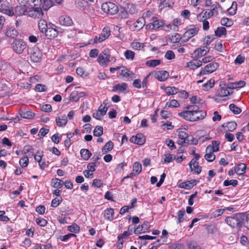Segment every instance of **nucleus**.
Instances as JSON below:
<instances>
[{
    "mask_svg": "<svg viewBox=\"0 0 249 249\" xmlns=\"http://www.w3.org/2000/svg\"><path fill=\"white\" fill-rule=\"evenodd\" d=\"M18 5L15 8V13L21 16H27L33 18H41L44 16L42 8L47 11L53 4L52 0H18Z\"/></svg>",
    "mask_w": 249,
    "mask_h": 249,
    "instance_id": "1",
    "label": "nucleus"
},
{
    "mask_svg": "<svg viewBox=\"0 0 249 249\" xmlns=\"http://www.w3.org/2000/svg\"><path fill=\"white\" fill-rule=\"evenodd\" d=\"M186 108L187 110L179 113L178 115L187 121H198L206 116V112L199 110V107L196 105L187 106Z\"/></svg>",
    "mask_w": 249,
    "mask_h": 249,
    "instance_id": "2",
    "label": "nucleus"
},
{
    "mask_svg": "<svg viewBox=\"0 0 249 249\" xmlns=\"http://www.w3.org/2000/svg\"><path fill=\"white\" fill-rule=\"evenodd\" d=\"M244 217V213H236L231 216L226 217L225 221L231 227L237 228L242 226Z\"/></svg>",
    "mask_w": 249,
    "mask_h": 249,
    "instance_id": "3",
    "label": "nucleus"
},
{
    "mask_svg": "<svg viewBox=\"0 0 249 249\" xmlns=\"http://www.w3.org/2000/svg\"><path fill=\"white\" fill-rule=\"evenodd\" d=\"M97 61L101 66L107 67L109 62L116 61L114 57H111L110 52L108 50H104L98 55Z\"/></svg>",
    "mask_w": 249,
    "mask_h": 249,
    "instance_id": "4",
    "label": "nucleus"
},
{
    "mask_svg": "<svg viewBox=\"0 0 249 249\" xmlns=\"http://www.w3.org/2000/svg\"><path fill=\"white\" fill-rule=\"evenodd\" d=\"M221 8L218 4H213L211 5L210 11L203 10L200 14H198V18L202 19V18H210L213 16L218 17L219 13L218 9Z\"/></svg>",
    "mask_w": 249,
    "mask_h": 249,
    "instance_id": "5",
    "label": "nucleus"
},
{
    "mask_svg": "<svg viewBox=\"0 0 249 249\" xmlns=\"http://www.w3.org/2000/svg\"><path fill=\"white\" fill-rule=\"evenodd\" d=\"M10 47L16 53L21 54L25 50L27 44L23 39H15L10 44Z\"/></svg>",
    "mask_w": 249,
    "mask_h": 249,
    "instance_id": "6",
    "label": "nucleus"
},
{
    "mask_svg": "<svg viewBox=\"0 0 249 249\" xmlns=\"http://www.w3.org/2000/svg\"><path fill=\"white\" fill-rule=\"evenodd\" d=\"M103 11L110 15H114L118 12V7L111 2H105L101 5Z\"/></svg>",
    "mask_w": 249,
    "mask_h": 249,
    "instance_id": "7",
    "label": "nucleus"
},
{
    "mask_svg": "<svg viewBox=\"0 0 249 249\" xmlns=\"http://www.w3.org/2000/svg\"><path fill=\"white\" fill-rule=\"evenodd\" d=\"M219 67V64L216 62L210 63L200 70L198 75L202 76L209 74L215 71Z\"/></svg>",
    "mask_w": 249,
    "mask_h": 249,
    "instance_id": "8",
    "label": "nucleus"
},
{
    "mask_svg": "<svg viewBox=\"0 0 249 249\" xmlns=\"http://www.w3.org/2000/svg\"><path fill=\"white\" fill-rule=\"evenodd\" d=\"M46 37L48 39H52L56 37L58 35V31L56 29V26L52 23H49L48 27L44 32Z\"/></svg>",
    "mask_w": 249,
    "mask_h": 249,
    "instance_id": "9",
    "label": "nucleus"
},
{
    "mask_svg": "<svg viewBox=\"0 0 249 249\" xmlns=\"http://www.w3.org/2000/svg\"><path fill=\"white\" fill-rule=\"evenodd\" d=\"M152 22L147 24L145 26L146 30H158L160 27L164 25V22L161 20H159L156 17L152 18Z\"/></svg>",
    "mask_w": 249,
    "mask_h": 249,
    "instance_id": "10",
    "label": "nucleus"
},
{
    "mask_svg": "<svg viewBox=\"0 0 249 249\" xmlns=\"http://www.w3.org/2000/svg\"><path fill=\"white\" fill-rule=\"evenodd\" d=\"M110 32V28L108 27H105L99 36H96L94 37V42L97 43L104 41L109 36Z\"/></svg>",
    "mask_w": 249,
    "mask_h": 249,
    "instance_id": "11",
    "label": "nucleus"
},
{
    "mask_svg": "<svg viewBox=\"0 0 249 249\" xmlns=\"http://www.w3.org/2000/svg\"><path fill=\"white\" fill-rule=\"evenodd\" d=\"M198 28H194L188 29L181 36L180 39L182 42H186L191 38L197 34Z\"/></svg>",
    "mask_w": 249,
    "mask_h": 249,
    "instance_id": "12",
    "label": "nucleus"
},
{
    "mask_svg": "<svg viewBox=\"0 0 249 249\" xmlns=\"http://www.w3.org/2000/svg\"><path fill=\"white\" fill-rule=\"evenodd\" d=\"M129 141L132 143L142 145L145 142V138L142 134H138L136 136H132Z\"/></svg>",
    "mask_w": 249,
    "mask_h": 249,
    "instance_id": "13",
    "label": "nucleus"
},
{
    "mask_svg": "<svg viewBox=\"0 0 249 249\" xmlns=\"http://www.w3.org/2000/svg\"><path fill=\"white\" fill-rule=\"evenodd\" d=\"M197 182L198 181L196 179H192L179 183L178 185V187L180 188L189 190L191 189L194 187V185H196Z\"/></svg>",
    "mask_w": 249,
    "mask_h": 249,
    "instance_id": "14",
    "label": "nucleus"
},
{
    "mask_svg": "<svg viewBox=\"0 0 249 249\" xmlns=\"http://www.w3.org/2000/svg\"><path fill=\"white\" fill-rule=\"evenodd\" d=\"M209 49L207 47H203L196 49L194 52V56L195 58H198L206 55L209 52Z\"/></svg>",
    "mask_w": 249,
    "mask_h": 249,
    "instance_id": "15",
    "label": "nucleus"
},
{
    "mask_svg": "<svg viewBox=\"0 0 249 249\" xmlns=\"http://www.w3.org/2000/svg\"><path fill=\"white\" fill-rule=\"evenodd\" d=\"M232 92V89L231 88V86L228 84L227 87H222L218 93L219 96L223 97L230 95Z\"/></svg>",
    "mask_w": 249,
    "mask_h": 249,
    "instance_id": "16",
    "label": "nucleus"
},
{
    "mask_svg": "<svg viewBox=\"0 0 249 249\" xmlns=\"http://www.w3.org/2000/svg\"><path fill=\"white\" fill-rule=\"evenodd\" d=\"M189 166L192 171L199 174L201 171V167L198 165V162L196 161V160L192 159L190 163Z\"/></svg>",
    "mask_w": 249,
    "mask_h": 249,
    "instance_id": "17",
    "label": "nucleus"
},
{
    "mask_svg": "<svg viewBox=\"0 0 249 249\" xmlns=\"http://www.w3.org/2000/svg\"><path fill=\"white\" fill-rule=\"evenodd\" d=\"M59 21L61 25L66 26H71L73 23L71 18L69 16L66 15L61 16L59 18Z\"/></svg>",
    "mask_w": 249,
    "mask_h": 249,
    "instance_id": "18",
    "label": "nucleus"
},
{
    "mask_svg": "<svg viewBox=\"0 0 249 249\" xmlns=\"http://www.w3.org/2000/svg\"><path fill=\"white\" fill-rule=\"evenodd\" d=\"M155 77L160 81H164L169 77V73L165 71H158L155 72Z\"/></svg>",
    "mask_w": 249,
    "mask_h": 249,
    "instance_id": "19",
    "label": "nucleus"
},
{
    "mask_svg": "<svg viewBox=\"0 0 249 249\" xmlns=\"http://www.w3.org/2000/svg\"><path fill=\"white\" fill-rule=\"evenodd\" d=\"M201 65L202 61L200 60H193L187 63V67L192 70H195Z\"/></svg>",
    "mask_w": 249,
    "mask_h": 249,
    "instance_id": "20",
    "label": "nucleus"
},
{
    "mask_svg": "<svg viewBox=\"0 0 249 249\" xmlns=\"http://www.w3.org/2000/svg\"><path fill=\"white\" fill-rule=\"evenodd\" d=\"M103 215L106 219L111 221L113 219L114 215V210L111 208H107L104 211Z\"/></svg>",
    "mask_w": 249,
    "mask_h": 249,
    "instance_id": "21",
    "label": "nucleus"
},
{
    "mask_svg": "<svg viewBox=\"0 0 249 249\" xmlns=\"http://www.w3.org/2000/svg\"><path fill=\"white\" fill-rule=\"evenodd\" d=\"M210 147H207L206 149V154L204 155L205 159L209 162L213 161L215 159V156L213 151H211Z\"/></svg>",
    "mask_w": 249,
    "mask_h": 249,
    "instance_id": "22",
    "label": "nucleus"
},
{
    "mask_svg": "<svg viewBox=\"0 0 249 249\" xmlns=\"http://www.w3.org/2000/svg\"><path fill=\"white\" fill-rule=\"evenodd\" d=\"M55 122L59 127H64L68 122L67 117L65 115L57 116L55 118Z\"/></svg>",
    "mask_w": 249,
    "mask_h": 249,
    "instance_id": "23",
    "label": "nucleus"
},
{
    "mask_svg": "<svg viewBox=\"0 0 249 249\" xmlns=\"http://www.w3.org/2000/svg\"><path fill=\"white\" fill-rule=\"evenodd\" d=\"M127 88V85L125 83L115 85L113 87L112 90L116 92H124Z\"/></svg>",
    "mask_w": 249,
    "mask_h": 249,
    "instance_id": "24",
    "label": "nucleus"
},
{
    "mask_svg": "<svg viewBox=\"0 0 249 249\" xmlns=\"http://www.w3.org/2000/svg\"><path fill=\"white\" fill-rule=\"evenodd\" d=\"M234 168L238 175H242L246 172L247 165L245 163H240L238 164Z\"/></svg>",
    "mask_w": 249,
    "mask_h": 249,
    "instance_id": "25",
    "label": "nucleus"
},
{
    "mask_svg": "<svg viewBox=\"0 0 249 249\" xmlns=\"http://www.w3.org/2000/svg\"><path fill=\"white\" fill-rule=\"evenodd\" d=\"M5 34L7 36L13 38L17 37L18 34V31L13 27H8Z\"/></svg>",
    "mask_w": 249,
    "mask_h": 249,
    "instance_id": "26",
    "label": "nucleus"
},
{
    "mask_svg": "<svg viewBox=\"0 0 249 249\" xmlns=\"http://www.w3.org/2000/svg\"><path fill=\"white\" fill-rule=\"evenodd\" d=\"M48 25L49 23H47L45 20L40 19L38 23V26L40 32L44 33L48 28Z\"/></svg>",
    "mask_w": 249,
    "mask_h": 249,
    "instance_id": "27",
    "label": "nucleus"
},
{
    "mask_svg": "<svg viewBox=\"0 0 249 249\" xmlns=\"http://www.w3.org/2000/svg\"><path fill=\"white\" fill-rule=\"evenodd\" d=\"M178 91V89L175 87H167L164 89V92L168 95H175Z\"/></svg>",
    "mask_w": 249,
    "mask_h": 249,
    "instance_id": "28",
    "label": "nucleus"
},
{
    "mask_svg": "<svg viewBox=\"0 0 249 249\" xmlns=\"http://www.w3.org/2000/svg\"><path fill=\"white\" fill-rule=\"evenodd\" d=\"M223 126L226 128V130L232 132L236 128L237 124L234 122H229L224 124Z\"/></svg>",
    "mask_w": 249,
    "mask_h": 249,
    "instance_id": "29",
    "label": "nucleus"
},
{
    "mask_svg": "<svg viewBox=\"0 0 249 249\" xmlns=\"http://www.w3.org/2000/svg\"><path fill=\"white\" fill-rule=\"evenodd\" d=\"M20 116L24 119H31L35 116V114L30 110L26 111H21L20 113Z\"/></svg>",
    "mask_w": 249,
    "mask_h": 249,
    "instance_id": "30",
    "label": "nucleus"
},
{
    "mask_svg": "<svg viewBox=\"0 0 249 249\" xmlns=\"http://www.w3.org/2000/svg\"><path fill=\"white\" fill-rule=\"evenodd\" d=\"M51 184L52 187L53 188L58 189L61 188L63 186L64 183L62 180L57 178H55L52 180Z\"/></svg>",
    "mask_w": 249,
    "mask_h": 249,
    "instance_id": "31",
    "label": "nucleus"
},
{
    "mask_svg": "<svg viewBox=\"0 0 249 249\" xmlns=\"http://www.w3.org/2000/svg\"><path fill=\"white\" fill-rule=\"evenodd\" d=\"M41 54L38 50L34 52L30 56L31 59L34 62H37L41 59Z\"/></svg>",
    "mask_w": 249,
    "mask_h": 249,
    "instance_id": "32",
    "label": "nucleus"
},
{
    "mask_svg": "<svg viewBox=\"0 0 249 249\" xmlns=\"http://www.w3.org/2000/svg\"><path fill=\"white\" fill-rule=\"evenodd\" d=\"M144 19L143 18H139L135 23H134V28L136 30L139 31L141 29L143 26L144 25Z\"/></svg>",
    "mask_w": 249,
    "mask_h": 249,
    "instance_id": "33",
    "label": "nucleus"
},
{
    "mask_svg": "<svg viewBox=\"0 0 249 249\" xmlns=\"http://www.w3.org/2000/svg\"><path fill=\"white\" fill-rule=\"evenodd\" d=\"M113 143L110 141L108 142L102 148V152L105 154L111 151L113 148Z\"/></svg>",
    "mask_w": 249,
    "mask_h": 249,
    "instance_id": "34",
    "label": "nucleus"
},
{
    "mask_svg": "<svg viewBox=\"0 0 249 249\" xmlns=\"http://www.w3.org/2000/svg\"><path fill=\"white\" fill-rule=\"evenodd\" d=\"M80 154L83 159L85 160H89L92 155L91 152L86 149H82L80 150Z\"/></svg>",
    "mask_w": 249,
    "mask_h": 249,
    "instance_id": "35",
    "label": "nucleus"
},
{
    "mask_svg": "<svg viewBox=\"0 0 249 249\" xmlns=\"http://www.w3.org/2000/svg\"><path fill=\"white\" fill-rule=\"evenodd\" d=\"M179 104L177 100L173 99L166 103L165 108H169L171 107H178Z\"/></svg>",
    "mask_w": 249,
    "mask_h": 249,
    "instance_id": "36",
    "label": "nucleus"
},
{
    "mask_svg": "<svg viewBox=\"0 0 249 249\" xmlns=\"http://www.w3.org/2000/svg\"><path fill=\"white\" fill-rule=\"evenodd\" d=\"M160 62L161 61L159 59H153L147 61L145 64L149 67H155L159 65Z\"/></svg>",
    "mask_w": 249,
    "mask_h": 249,
    "instance_id": "37",
    "label": "nucleus"
},
{
    "mask_svg": "<svg viewBox=\"0 0 249 249\" xmlns=\"http://www.w3.org/2000/svg\"><path fill=\"white\" fill-rule=\"evenodd\" d=\"M237 9V3L235 1H233L231 6L228 9V12L230 15L233 16L236 14Z\"/></svg>",
    "mask_w": 249,
    "mask_h": 249,
    "instance_id": "38",
    "label": "nucleus"
},
{
    "mask_svg": "<svg viewBox=\"0 0 249 249\" xmlns=\"http://www.w3.org/2000/svg\"><path fill=\"white\" fill-rule=\"evenodd\" d=\"M230 84L231 86V88L233 89H234L241 88L243 87L245 85L246 83L244 81L241 80L234 83H231Z\"/></svg>",
    "mask_w": 249,
    "mask_h": 249,
    "instance_id": "39",
    "label": "nucleus"
},
{
    "mask_svg": "<svg viewBox=\"0 0 249 249\" xmlns=\"http://www.w3.org/2000/svg\"><path fill=\"white\" fill-rule=\"evenodd\" d=\"M219 142L218 141H212V144L209 145L207 147H210L211 151L214 152H217L219 150Z\"/></svg>",
    "mask_w": 249,
    "mask_h": 249,
    "instance_id": "40",
    "label": "nucleus"
},
{
    "mask_svg": "<svg viewBox=\"0 0 249 249\" xmlns=\"http://www.w3.org/2000/svg\"><path fill=\"white\" fill-rule=\"evenodd\" d=\"M214 80L213 79H210L203 86L204 90L208 91L214 86Z\"/></svg>",
    "mask_w": 249,
    "mask_h": 249,
    "instance_id": "41",
    "label": "nucleus"
},
{
    "mask_svg": "<svg viewBox=\"0 0 249 249\" xmlns=\"http://www.w3.org/2000/svg\"><path fill=\"white\" fill-rule=\"evenodd\" d=\"M227 33L226 29L224 27H220L217 28L215 31V36L218 37H221L222 36L226 35Z\"/></svg>",
    "mask_w": 249,
    "mask_h": 249,
    "instance_id": "42",
    "label": "nucleus"
},
{
    "mask_svg": "<svg viewBox=\"0 0 249 249\" xmlns=\"http://www.w3.org/2000/svg\"><path fill=\"white\" fill-rule=\"evenodd\" d=\"M197 20L202 22L203 29L205 31L208 30L209 29V22L207 20L208 18H202V19H200L198 18V15L196 17Z\"/></svg>",
    "mask_w": 249,
    "mask_h": 249,
    "instance_id": "43",
    "label": "nucleus"
},
{
    "mask_svg": "<svg viewBox=\"0 0 249 249\" xmlns=\"http://www.w3.org/2000/svg\"><path fill=\"white\" fill-rule=\"evenodd\" d=\"M133 169L136 175L139 174L142 171V164L138 162H135L133 164Z\"/></svg>",
    "mask_w": 249,
    "mask_h": 249,
    "instance_id": "44",
    "label": "nucleus"
},
{
    "mask_svg": "<svg viewBox=\"0 0 249 249\" xmlns=\"http://www.w3.org/2000/svg\"><path fill=\"white\" fill-rule=\"evenodd\" d=\"M144 45L142 43L139 42H133L131 43V47L132 49L136 50H140L142 49Z\"/></svg>",
    "mask_w": 249,
    "mask_h": 249,
    "instance_id": "45",
    "label": "nucleus"
},
{
    "mask_svg": "<svg viewBox=\"0 0 249 249\" xmlns=\"http://www.w3.org/2000/svg\"><path fill=\"white\" fill-rule=\"evenodd\" d=\"M8 82L4 79H0V91H6L8 89Z\"/></svg>",
    "mask_w": 249,
    "mask_h": 249,
    "instance_id": "46",
    "label": "nucleus"
},
{
    "mask_svg": "<svg viewBox=\"0 0 249 249\" xmlns=\"http://www.w3.org/2000/svg\"><path fill=\"white\" fill-rule=\"evenodd\" d=\"M229 108L230 110L235 114H238L242 111L240 107H237L234 104H230L229 106Z\"/></svg>",
    "mask_w": 249,
    "mask_h": 249,
    "instance_id": "47",
    "label": "nucleus"
},
{
    "mask_svg": "<svg viewBox=\"0 0 249 249\" xmlns=\"http://www.w3.org/2000/svg\"><path fill=\"white\" fill-rule=\"evenodd\" d=\"M0 11L2 13L6 14L8 16H13L14 14L13 10L9 7H2L0 9Z\"/></svg>",
    "mask_w": 249,
    "mask_h": 249,
    "instance_id": "48",
    "label": "nucleus"
},
{
    "mask_svg": "<svg viewBox=\"0 0 249 249\" xmlns=\"http://www.w3.org/2000/svg\"><path fill=\"white\" fill-rule=\"evenodd\" d=\"M220 22L222 25L227 27H230L233 24L232 20L227 18H222Z\"/></svg>",
    "mask_w": 249,
    "mask_h": 249,
    "instance_id": "49",
    "label": "nucleus"
},
{
    "mask_svg": "<svg viewBox=\"0 0 249 249\" xmlns=\"http://www.w3.org/2000/svg\"><path fill=\"white\" fill-rule=\"evenodd\" d=\"M68 230L71 232L78 233L80 227L76 224H73L68 227Z\"/></svg>",
    "mask_w": 249,
    "mask_h": 249,
    "instance_id": "50",
    "label": "nucleus"
},
{
    "mask_svg": "<svg viewBox=\"0 0 249 249\" xmlns=\"http://www.w3.org/2000/svg\"><path fill=\"white\" fill-rule=\"evenodd\" d=\"M103 133V128L100 126H96L93 131L94 136L99 137L101 136Z\"/></svg>",
    "mask_w": 249,
    "mask_h": 249,
    "instance_id": "51",
    "label": "nucleus"
},
{
    "mask_svg": "<svg viewBox=\"0 0 249 249\" xmlns=\"http://www.w3.org/2000/svg\"><path fill=\"white\" fill-rule=\"evenodd\" d=\"M80 97L78 95V91H72L70 96V100L74 102H77L79 100Z\"/></svg>",
    "mask_w": 249,
    "mask_h": 249,
    "instance_id": "52",
    "label": "nucleus"
},
{
    "mask_svg": "<svg viewBox=\"0 0 249 249\" xmlns=\"http://www.w3.org/2000/svg\"><path fill=\"white\" fill-rule=\"evenodd\" d=\"M127 10L130 14H134L136 13L137 9L135 5L133 3H128L127 4Z\"/></svg>",
    "mask_w": 249,
    "mask_h": 249,
    "instance_id": "53",
    "label": "nucleus"
},
{
    "mask_svg": "<svg viewBox=\"0 0 249 249\" xmlns=\"http://www.w3.org/2000/svg\"><path fill=\"white\" fill-rule=\"evenodd\" d=\"M124 55L127 59L133 60L134 58L135 53L131 50H126L125 51Z\"/></svg>",
    "mask_w": 249,
    "mask_h": 249,
    "instance_id": "54",
    "label": "nucleus"
},
{
    "mask_svg": "<svg viewBox=\"0 0 249 249\" xmlns=\"http://www.w3.org/2000/svg\"><path fill=\"white\" fill-rule=\"evenodd\" d=\"M164 163H170L173 160V159H174V155L169 153L164 154Z\"/></svg>",
    "mask_w": 249,
    "mask_h": 249,
    "instance_id": "55",
    "label": "nucleus"
},
{
    "mask_svg": "<svg viewBox=\"0 0 249 249\" xmlns=\"http://www.w3.org/2000/svg\"><path fill=\"white\" fill-rule=\"evenodd\" d=\"M238 181L236 179H231V180H225L223 182V185L225 186H228L229 185H232L233 186H235L237 185Z\"/></svg>",
    "mask_w": 249,
    "mask_h": 249,
    "instance_id": "56",
    "label": "nucleus"
},
{
    "mask_svg": "<svg viewBox=\"0 0 249 249\" xmlns=\"http://www.w3.org/2000/svg\"><path fill=\"white\" fill-rule=\"evenodd\" d=\"M185 214V211L183 210H180L178 212V221L177 223H179L184 220V215Z\"/></svg>",
    "mask_w": 249,
    "mask_h": 249,
    "instance_id": "57",
    "label": "nucleus"
},
{
    "mask_svg": "<svg viewBox=\"0 0 249 249\" xmlns=\"http://www.w3.org/2000/svg\"><path fill=\"white\" fill-rule=\"evenodd\" d=\"M19 164L22 167H26L28 166L29 159L27 157H24L21 158L19 161Z\"/></svg>",
    "mask_w": 249,
    "mask_h": 249,
    "instance_id": "58",
    "label": "nucleus"
},
{
    "mask_svg": "<svg viewBox=\"0 0 249 249\" xmlns=\"http://www.w3.org/2000/svg\"><path fill=\"white\" fill-rule=\"evenodd\" d=\"M245 56L243 54H239L237 55L234 60V63L236 65H240L244 62Z\"/></svg>",
    "mask_w": 249,
    "mask_h": 249,
    "instance_id": "59",
    "label": "nucleus"
},
{
    "mask_svg": "<svg viewBox=\"0 0 249 249\" xmlns=\"http://www.w3.org/2000/svg\"><path fill=\"white\" fill-rule=\"evenodd\" d=\"M62 199L61 197H60V198L56 197L53 199L52 201L51 207L53 208L57 207L62 202Z\"/></svg>",
    "mask_w": 249,
    "mask_h": 249,
    "instance_id": "60",
    "label": "nucleus"
},
{
    "mask_svg": "<svg viewBox=\"0 0 249 249\" xmlns=\"http://www.w3.org/2000/svg\"><path fill=\"white\" fill-rule=\"evenodd\" d=\"M165 143L171 150H175L176 149V146L175 145L174 142L173 140L170 139H166L165 141Z\"/></svg>",
    "mask_w": 249,
    "mask_h": 249,
    "instance_id": "61",
    "label": "nucleus"
},
{
    "mask_svg": "<svg viewBox=\"0 0 249 249\" xmlns=\"http://www.w3.org/2000/svg\"><path fill=\"white\" fill-rule=\"evenodd\" d=\"M165 57L168 60H172L175 58V54L172 51H168L165 54Z\"/></svg>",
    "mask_w": 249,
    "mask_h": 249,
    "instance_id": "62",
    "label": "nucleus"
},
{
    "mask_svg": "<svg viewBox=\"0 0 249 249\" xmlns=\"http://www.w3.org/2000/svg\"><path fill=\"white\" fill-rule=\"evenodd\" d=\"M36 223L41 227H45L47 224V221L42 218H38L36 220Z\"/></svg>",
    "mask_w": 249,
    "mask_h": 249,
    "instance_id": "63",
    "label": "nucleus"
},
{
    "mask_svg": "<svg viewBox=\"0 0 249 249\" xmlns=\"http://www.w3.org/2000/svg\"><path fill=\"white\" fill-rule=\"evenodd\" d=\"M188 135L184 131H180L178 132V137L181 140L185 141L188 138Z\"/></svg>",
    "mask_w": 249,
    "mask_h": 249,
    "instance_id": "64",
    "label": "nucleus"
}]
</instances>
